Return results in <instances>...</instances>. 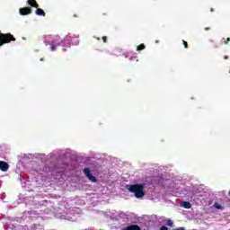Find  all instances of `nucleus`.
I'll use <instances>...</instances> for the list:
<instances>
[{
    "instance_id": "nucleus-1",
    "label": "nucleus",
    "mask_w": 230,
    "mask_h": 230,
    "mask_svg": "<svg viewBox=\"0 0 230 230\" xmlns=\"http://www.w3.org/2000/svg\"><path fill=\"white\" fill-rule=\"evenodd\" d=\"M127 190L130 193H134L136 199H143V196L145 195V185L143 184H132L128 185Z\"/></svg>"
},
{
    "instance_id": "nucleus-2",
    "label": "nucleus",
    "mask_w": 230,
    "mask_h": 230,
    "mask_svg": "<svg viewBox=\"0 0 230 230\" xmlns=\"http://www.w3.org/2000/svg\"><path fill=\"white\" fill-rule=\"evenodd\" d=\"M10 42H15V37L11 33H2L0 31V47L4 46V44H10Z\"/></svg>"
},
{
    "instance_id": "nucleus-3",
    "label": "nucleus",
    "mask_w": 230,
    "mask_h": 230,
    "mask_svg": "<svg viewBox=\"0 0 230 230\" xmlns=\"http://www.w3.org/2000/svg\"><path fill=\"white\" fill-rule=\"evenodd\" d=\"M84 175L89 179V181H91L92 182H97L96 177H94L92 173H91V169L89 168H84Z\"/></svg>"
},
{
    "instance_id": "nucleus-4",
    "label": "nucleus",
    "mask_w": 230,
    "mask_h": 230,
    "mask_svg": "<svg viewBox=\"0 0 230 230\" xmlns=\"http://www.w3.org/2000/svg\"><path fill=\"white\" fill-rule=\"evenodd\" d=\"M21 15H30L31 13V7H23L19 10Z\"/></svg>"
},
{
    "instance_id": "nucleus-5",
    "label": "nucleus",
    "mask_w": 230,
    "mask_h": 230,
    "mask_svg": "<svg viewBox=\"0 0 230 230\" xmlns=\"http://www.w3.org/2000/svg\"><path fill=\"white\" fill-rule=\"evenodd\" d=\"M8 168H10V165L8 163L4 161H0V170L1 172H8Z\"/></svg>"
},
{
    "instance_id": "nucleus-6",
    "label": "nucleus",
    "mask_w": 230,
    "mask_h": 230,
    "mask_svg": "<svg viewBox=\"0 0 230 230\" xmlns=\"http://www.w3.org/2000/svg\"><path fill=\"white\" fill-rule=\"evenodd\" d=\"M122 230H141V228L137 225H130V226L123 228Z\"/></svg>"
},
{
    "instance_id": "nucleus-7",
    "label": "nucleus",
    "mask_w": 230,
    "mask_h": 230,
    "mask_svg": "<svg viewBox=\"0 0 230 230\" xmlns=\"http://www.w3.org/2000/svg\"><path fill=\"white\" fill-rule=\"evenodd\" d=\"M27 3L32 8H39V4H37V1H35V0H28Z\"/></svg>"
},
{
    "instance_id": "nucleus-8",
    "label": "nucleus",
    "mask_w": 230,
    "mask_h": 230,
    "mask_svg": "<svg viewBox=\"0 0 230 230\" xmlns=\"http://www.w3.org/2000/svg\"><path fill=\"white\" fill-rule=\"evenodd\" d=\"M36 15L46 17V12H44V10L38 7L36 8Z\"/></svg>"
},
{
    "instance_id": "nucleus-9",
    "label": "nucleus",
    "mask_w": 230,
    "mask_h": 230,
    "mask_svg": "<svg viewBox=\"0 0 230 230\" xmlns=\"http://www.w3.org/2000/svg\"><path fill=\"white\" fill-rule=\"evenodd\" d=\"M58 46H60V43H55V41H52L50 43V51H55Z\"/></svg>"
},
{
    "instance_id": "nucleus-10",
    "label": "nucleus",
    "mask_w": 230,
    "mask_h": 230,
    "mask_svg": "<svg viewBox=\"0 0 230 230\" xmlns=\"http://www.w3.org/2000/svg\"><path fill=\"white\" fill-rule=\"evenodd\" d=\"M182 208H184L185 209H191V203H190V201H183L181 203Z\"/></svg>"
},
{
    "instance_id": "nucleus-11",
    "label": "nucleus",
    "mask_w": 230,
    "mask_h": 230,
    "mask_svg": "<svg viewBox=\"0 0 230 230\" xmlns=\"http://www.w3.org/2000/svg\"><path fill=\"white\" fill-rule=\"evenodd\" d=\"M146 48V46H145V44H140L137 47V51H143Z\"/></svg>"
},
{
    "instance_id": "nucleus-12",
    "label": "nucleus",
    "mask_w": 230,
    "mask_h": 230,
    "mask_svg": "<svg viewBox=\"0 0 230 230\" xmlns=\"http://www.w3.org/2000/svg\"><path fill=\"white\" fill-rule=\"evenodd\" d=\"M214 208H216V209H224V208L222 207V205L218 204V203H214Z\"/></svg>"
},
{
    "instance_id": "nucleus-13",
    "label": "nucleus",
    "mask_w": 230,
    "mask_h": 230,
    "mask_svg": "<svg viewBox=\"0 0 230 230\" xmlns=\"http://www.w3.org/2000/svg\"><path fill=\"white\" fill-rule=\"evenodd\" d=\"M167 226H170V227H172V226H173V221H172V219H169L167 221Z\"/></svg>"
},
{
    "instance_id": "nucleus-14",
    "label": "nucleus",
    "mask_w": 230,
    "mask_h": 230,
    "mask_svg": "<svg viewBox=\"0 0 230 230\" xmlns=\"http://www.w3.org/2000/svg\"><path fill=\"white\" fill-rule=\"evenodd\" d=\"M182 42H183L184 48H185L186 49H188V41L182 40Z\"/></svg>"
},
{
    "instance_id": "nucleus-15",
    "label": "nucleus",
    "mask_w": 230,
    "mask_h": 230,
    "mask_svg": "<svg viewBox=\"0 0 230 230\" xmlns=\"http://www.w3.org/2000/svg\"><path fill=\"white\" fill-rule=\"evenodd\" d=\"M102 40H103L104 44H106V42H107V36H103L102 37Z\"/></svg>"
},
{
    "instance_id": "nucleus-16",
    "label": "nucleus",
    "mask_w": 230,
    "mask_h": 230,
    "mask_svg": "<svg viewBox=\"0 0 230 230\" xmlns=\"http://www.w3.org/2000/svg\"><path fill=\"white\" fill-rule=\"evenodd\" d=\"M160 230H168V227L163 226L160 228Z\"/></svg>"
},
{
    "instance_id": "nucleus-17",
    "label": "nucleus",
    "mask_w": 230,
    "mask_h": 230,
    "mask_svg": "<svg viewBox=\"0 0 230 230\" xmlns=\"http://www.w3.org/2000/svg\"><path fill=\"white\" fill-rule=\"evenodd\" d=\"M227 42H230V38L226 39V40L225 41V44H227Z\"/></svg>"
},
{
    "instance_id": "nucleus-18",
    "label": "nucleus",
    "mask_w": 230,
    "mask_h": 230,
    "mask_svg": "<svg viewBox=\"0 0 230 230\" xmlns=\"http://www.w3.org/2000/svg\"><path fill=\"white\" fill-rule=\"evenodd\" d=\"M208 30H211V28H209V27H206V28H205V31H208Z\"/></svg>"
},
{
    "instance_id": "nucleus-19",
    "label": "nucleus",
    "mask_w": 230,
    "mask_h": 230,
    "mask_svg": "<svg viewBox=\"0 0 230 230\" xmlns=\"http://www.w3.org/2000/svg\"><path fill=\"white\" fill-rule=\"evenodd\" d=\"M224 58H225V60H227L228 57H227V56H225Z\"/></svg>"
},
{
    "instance_id": "nucleus-20",
    "label": "nucleus",
    "mask_w": 230,
    "mask_h": 230,
    "mask_svg": "<svg viewBox=\"0 0 230 230\" xmlns=\"http://www.w3.org/2000/svg\"><path fill=\"white\" fill-rule=\"evenodd\" d=\"M210 12H215V9H213V8H210Z\"/></svg>"
},
{
    "instance_id": "nucleus-21",
    "label": "nucleus",
    "mask_w": 230,
    "mask_h": 230,
    "mask_svg": "<svg viewBox=\"0 0 230 230\" xmlns=\"http://www.w3.org/2000/svg\"><path fill=\"white\" fill-rule=\"evenodd\" d=\"M155 43H156V44H159V40H156Z\"/></svg>"
},
{
    "instance_id": "nucleus-22",
    "label": "nucleus",
    "mask_w": 230,
    "mask_h": 230,
    "mask_svg": "<svg viewBox=\"0 0 230 230\" xmlns=\"http://www.w3.org/2000/svg\"><path fill=\"white\" fill-rule=\"evenodd\" d=\"M74 17H78V16L76 14H75Z\"/></svg>"
},
{
    "instance_id": "nucleus-23",
    "label": "nucleus",
    "mask_w": 230,
    "mask_h": 230,
    "mask_svg": "<svg viewBox=\"0 0 230 230\" xmlns=\"http://www.w3.org/2000/svg\"><path fill=\"white\" fill-rule=\"evenodd\" d=\"M230 73V72H229Z\"/></svg>"
}]
</instances>
